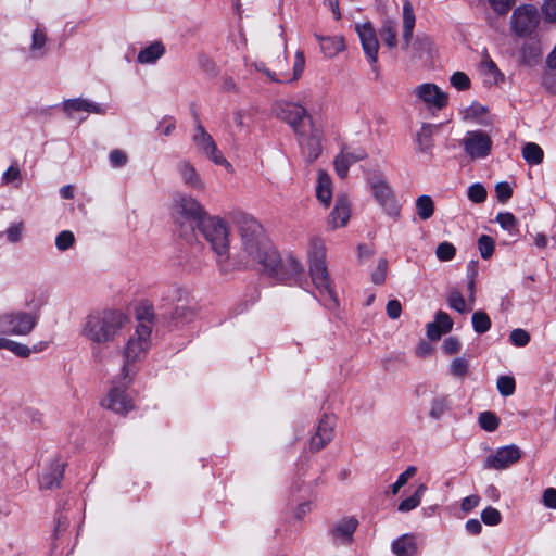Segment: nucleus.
I'll return each instance as SVG.
<instances>
[{"label":"nucleus","instance_id":"obj_15","mask_svg":"<svg viewBox=\"0 0 556 556\" xmlns=\"http://www.w3.org/2000/svg\"><path fill=\"white\" fill-rule=\"evenodd\" d=\"M538 23V11L533 5L519 7L511 15V27L514 31L519 35H526L532 31Z\"/></svg>","mask_w":556,"mask_h":556},{"label":"nucleus","instance_id":"obj_1","mask_svg":"<svg viewBox=\"0 0 556 556\" xmlns=\"http://www.w3.org/2000/svg\"><path fill=\"white\" fill-rule=\"evenodd\" d=\"M241 251L239 261L245 266H260L265 271L277 263V251L265 237L261 224L251 216H243L239 224Z\"/></svg>","mask_w":556,"mask_h":556},{"label":"nucleus","instance_id":"obj_18","mask_svg":"<svg viewBox=\"0 0 556 556\" xmlns=\"http://www.w3.org/2000/svg\"><path fill=\"white\" fill-rule=\"evenodd\" d=\"M101 406L116 414H126L134 408L132 400L121 388H112L101 401Z\"/></svg>","mask_w":556,"mask_h":556},{"label":"nucleus","instance_id":"obj_55","mask_svg":"<svg viewBox=\"0 0 556 556\" xmlns=\"http://www.w3.org/2000/svg\"><path fill=\"white\" fill-rule=\"evenodd\" d=\"M109 161L112 167L121 168L127 164L128 155L123 150L114 149L109 153Z\"/></svg>","mask_w":556,"mask_h":556},{"label":"nucleus","instance_id":"obj_58","mask_svg":"<svg viewBox=\"0 0 556 556\" xmlns=\"http://www.w3.org/2000/svg\"><path fill=\"white\" fill-rule=\"evenodd\" d=\"M510 342L516 346H526L530 341L529 333L520 328L514 329L509 336Z\"/></svg>","mask_w":556,"mask_h":556},{"label":"nucleus","instance_id":"obj_25","mask_svg":"<svg viewBox=\"0 0 556 556\" xmlns=\"http://www.w3.org/2000/svg\"><path fill=\"white\" fill-rule=\"evenodd\" d=\"M372 190L376 199L384 207L389 215H397L399 205L393 198L392 191L383 181H378L372 185Z\"/></svg>","mask_w":556,"mask_h":556},{"label":"nucleus","instance_id":"obj_43","mask_svg":"<svg viewBox=\"0 0 556 556\" xmlns=\"http://www.w3.org/2000/svg\"><path fill=\"white\" fill-rule=\"evenodd\" d=\"M22 180V173L16 163L11 164L8 169L2 174V185L13 184L15 187L20 186Z\"/></svg>","mask_w":556,"mask_h":556},{"label":"nucleus","instance_id":"obj_23","mask_svg":"<svg viewBox=\"0 0 556 556\" xmlns=\"http://www.w3.org/2000/svg\"><path fill=\"white\" fill-rule=\"evenodd\" d=\"M48 36L42 27H36L30 37V43L27 49L29 60H42L48 54Z\"/></svg>","mask_w":556,"mask_h":556},{"label":"nucleus","instance_id":"obj_9","mask_svg":"<svg viewBox=\"0 0 556 556\" xmlns=\"http://www.w3.org/2000/svg\"><path fill=\"white\" fill-rule=\"evenodd\" d=\"M277 115L288 123L295 134L308 127V123H313L306 109L293 102H279L277 104Z\"/></svg>","mask_w":556,"mask_h":556},{"label":"nucleus","instance_id":"obj_60","mask_svg":"<svg viewBox=\"0 0 556 556\" xmlns=\"http://www.w3.org/2000/svg\"><path fill=\"white\" fill-rule=\"evenodd\" d=\"M197 64L198 66L207 74L216 73V64L214 61L205 53L197 54Z\"/></svg>","mask_w":556,"mask_h":556},{"label":"nucleus","instance_id":"obj_45","mask_svg":"<svg viewBox=\"0 0 556 556\" xmlns=\"http://www.w3.org/2000/svg\"><path fill=\"white\" fill-rule=\"evenodd\" d=\"M195 309L188 305L177 306L173 313V318L178 324H187L194 319Z\"/></svg>","mask_w":556,"mask_h":556},{"label":"nucleus","instance_id":"obj_17","mask_svg":"<svg viewBox=\"0 0 556 556\" xmlns=\"http://www.w3.org/2000/svg\"><path fill=\"white\" fill-rule=\"evenodd\" d=\"M355 30L359 37L364 53L370 64L375 65L378 61L379 42L374 26L371 23L365 22L356 24Z\"/></svg>","mask_w":556,"mask_h":556},{"label":"nucleus","instance_id":"obj_5","mask_svg":"<svg viewBox=\"0 0 556 556\" xmlns=\"http://www.w3.org/2000/svg\"><path fill=\"white\" fill-rule=\"evenodd\" d=\"M200 230L216 254L218 264L223 266L229 258L230 247L229 229L226 223L218 217L206 216L200 223Z\"/></svg>","mask_w":556,"mask_h":556},{"label":"nucleus","instance_id":"obj_26","mask_svg":"<svg viewBox=\"0 0 556 556\" xmlns=\"http://www.w3.org/2000/svg\"><path fill=\"white\" fill-rule=\"evenodd\" d=\"M453 320L442 311L437 312L434 321L427 325V336L430 340H439L442 334L452 330Z\"/></svg>","mask_w":556,"mask_h":556},{"label":"nucleus","instance_id":"obj_19","mask_svg":"<svg viewBox=\"0 0 556 556\" xmlns=\"http://www.w3.org/2000/svg\"><path fill=\"white\" fill-rule=\"evenodd\" d=\"M176 172L179 179L187 188L198 191H203L205 189L204 180L197 167L189 160H180L177 162Z\"/></svg>","mask_w":556,"mask_h":556},{"label":"nucleus","instance_id":"obj_12","mask_svg":"<svg viewBox=\"0 0 556 556\" xmlns=\"http://www.w3.org/2000/svg\"><path fill=\"white\" fill-rule=\"evenodd\" d=\"M304 271L303 264L292 254L280 257L277 253V263L273 268H266L265 273L280 280H287L299 277Z\"/></svg>","mask_w":556,"mask_h":556},{"label":"nucleus","instance_id":"obj_34","mask_svg":"<svg viewBox=\"0 0 556 556\" xmlns=\"http://www.w3.org/2000/svg\"><path fill=\"white\" fill-rule=\"evenodd\" d=\"M392 551L396 556H414L417 551L415 539L404 534L392 543Z\"/></svg>","mask_w":556,"mask_h":556},{"label":"nucleus","instance_id":"obj_6","mask_svg":"<svg viewBox=\"0 0 556 556\" xmlns=\"http://www.w3.org/2000/svg\"><path fill=\"white\" fill-rule=\"evenodd\" d=\"M7 336L25 337L33 332L39 320L36 312L11 311L0 314Z\"/></svg>","mask_w":556,"mask_h":556},{"label":"nucleus","instance_id":"obj_61","mask_svg":"<svg viewBox=\"0 0 556 556\" xmlns=\"http://www.w3.org/2000/svg\"><path fill=\"white\" fill-rule=\"evenodd\" d=\"M388 262L384 258L379 260L377 268L371 274V280L375 285H381L387 277Z\"/></svg>","mask_w":556,"mask_h":556},{"label":"nucleus","instance_id":"obj_53","mask_svg":"<svg viewBox=\"0 0 556 556\" xmlns=\"http://www.w3.org/2000/svg\"><path fill=\"white\" fill-rule=\"evenodd\" d=\"M24 224L22 222L11 224L5 230L7 240L10 243L20 242L23 238Z\"/></svg>","mask_w":556,"mask_h":556},{"label":"nucleus","instance_id":"obj_63","mask_svg":"<svg viewBox=\"0 0 556 556\" xmlns=\"http://www.w3.org/2000/svg\"><path fill=\"white\" fill-rule=\"evenodd\" d=\"M187 296V291L178 286H172L166 291V298L170 301L180 302Z\"/></svg>","mask_w":556,"mask_h":556},{"label":"nucleus","instance_id":"obj_51","mask_svg":"<svg viewBox=\"0 0 556 556\" xmlns=\"http://www.w3.org/2000/svg\"><path fill=\"white\" fill-rule=\"evenodd\" d=\"M469 369L468 361L464 357H457L453 359L450 365V371L454 377L463 378L466 376Z\"/></svg>","mask_w":556,"mask_h":556},{"label":"nucleus","instance_id":"obj_14","mask_svg":"<svg viewBox=\"0 0 556 556\" xmlns=\"http://www.w3.org/2000/svg\"><path fill=\"white\" fill-rule=\"evenodd\" d=\"M300 146L302 147L306 157L313 162L321 153V132L314 125L308 123V127L296 134Z\"/></svg>","mask_w":556,"mask_h":556},{"label":"nucleus","instance_id":"obj_59","mask_svg":"<svg viewBox=\"0 0 556 556\" xmlns=\"http://www.w3.org/2000/svg\"><path fill=\"white\" fill-rule=\"evenodd\" d=\"M451 85L457 90H467L470 87L469 77L463 72H456L451 76Z\"/></svg>","mask_w":556,"mask_h":556},{"label":"nucleus","instance_id":"obj_56","mask_svg":"<svg viewBox=\"0 0 556 556\" xmlns=\"http://www.w3.org/2000/svg\"><path fill=\"white\" fill-rule=\"evenodd\" d=\"M419 58L431 56L434 51V43L430 37L424 36L417 39Z\"/></svg>","mask_w":556,"mask_h":556},{"label":"nucleus","instance_id":"obj_39","mask_svg":"<svg viewBox=\"0 0 556 556\" xmlns=\"http://www.w3.org/2000/svg\"><path fill=\"white\" fill-rule=\"evenodd\" d=\"M417 215L420 219H429L434 212V204L429 195H420L416 201Z\"/></svg>","mask_w":556,"mask_h":556},{"label":"nucleus","instance_id":"obj_41","mask_svg":"<svg viewBox=\"0 0 556 556\" xmlns=\"http://www.w3.org/2000/svg\"><path fill=\"white\" fill-rule=\"evenodd\" d=\"M471 323L477 333H484L491 328V319L486 313L477 311L471 317Z\"/></svg>","mask_w":556,"mask_h":556},{"label":"nucleus","instance_id":"obj_40","mask_svg":"<svg viewBox=\"0 0 556 556\" xmlns=\"http://www.w3.org/2000/svg\"><path fill=\"white\" fill-rule=\"evenodd\" d=\"M496 222L500 224V226L506 230L510 236H517L518 228H517V219L516 217L509 213H498L496 216Z\"/></svg>","mask_w":556,"mask_h":556},{"label":"nucleus","instance_id":"obj_11","mask_svg":"<svg viewBox=\"0 0 556 556\" xmlns=\"http://www.w3.org/2000/svg\"><path fill=\"white\" fill-rule=\"evenodd\" d=\"M463 146L465 152L471 159H484L486 157L492 149V140L483 131H468L463 139Z\"/></svg>","mask_w":556,"mask_h":556},{"label":"nucleus","instance_id":"obj_20","mask_svg":"<svg viewBox=\"0 0 556 556\" xmlns=\"http://www.w3.org/2000/svg\"><path fill=\"white\" fill-rule=\"evenodd\" d=\"M358 527V520L353 517H344L338 520L330 529V535L334 543L346 545L353 541V535Z\"/></svg>","mask_w":556,"mask_h":556},{"label":"nucleus","instance_id":"obj_49","mask_svg":"<svg viewBox=\"0 0 556 556\" xmlns=\"http://www.w3.org/2000/svg\"><path fill=\"white\" fill-rule=\"evenodd\" d=\"M496 386L503 396L513 395L516 388L515 379L511 376H501L497 379Z\"/></svg>","mask_w":556,"mask_h":556},{"label":"nucleus","instance_id":"obj_62","mask_svg":"<svg viewBox=\"0 0 556 556\" xmlns=\"http://www.w3.org/2000/svg\"><path fill=\"white\" fill-rule=\"evenodd\" d=\"M496 198L501 202H506L511 198L513 189L508 182L502 181L495 186Z\"/></svg>","mask_w":556,"mask_h":556},{"label":"nucleus","instance_id":"obj_3","mask_svg":"<svg viewBox=\"0 0 556 556\" xmlns=\"http://www.w3.org/2000/svg\"><path fill=\"white\" fill-rule=\"evenodd\" d=\"M152 327L149 324L139 323L134 333L128 338L122 350L123 365L118 379L123 386L129 384L137 372L139 365L147 357L151 342Z\"/></svg>","mask_w":556,"mask_h":556},{"label":"nucleus","instance_id":"obj_22","mask_svg":"<svg viewBox=\"0 0 556 556\" xmlns=\"http://www.w3.org/2000/svg\"><path fill=\"white\" fill-rule=\"evenodd\" d=\"M334 432V420L330 416H324L317 426L315 434L311 439V450L320 451L332 439Z\"/></svg>","mask_w":556,"mask_h":556},{"label":"nucleus","instance_id":"obj_16","mask_svg":"<svg viewBox=\"0 0 556 556\" xmlns=\"http://www.w3.org/2000/svg\"><path fill=\"white\" fill-rule=\"evenodd\" d=\"M304 67H305V59H304V54L301 51H298L295 53L292 76L289 75L288 71H279L277 73V72H271L270 68H267L264 63L255 64L256 71L265 74L270 81L278 83V84L289 83V81L299 79L304 71Z\"/></svg>","mask_w":556,"mask_h":556},{"label":"nucleus","instance_id":"obj_31","mask_svg":"<svg viewBox=\"0 0 556 556\" xmlns=\"http://www.w3.org/2000/svg\"><path fill=\"white\" fill-rule=\"evenodd\" d=\"M415 14L410 1L405 0L403 2V41L407 47L413 37V30L415 27Z\"/></svg>","mask_w":556,"mask_h":556},{"label":"nucleus","instance_id":"obj_54","mask_svg":"<svg viewBox=\"0 0 556 556\" xmlns=\"http://www.w3.org/2000/svg\"><path fill=\"white\" fill-rule=\"evenodd\" d=\"M455 253V247L450 242L440 243L435 250L437 257L443 262L451 261Z\"/></svg>","mask_w":556,"mask_h":556},{"label":"nucleus","instance_id":"obj_33","mask_svg":"<svg viewBox=\"0 0 556 556\" xmlns=\"http://www.w3.org/2000/svg\"><path fill=\"white\" fill-rule=\"evenodd\" d=\"M331 179L329 175L323 170L318 172L316 195L325 205H329L332 198Z\"/></svg>","mask_w":556,"mask_h":556},{"label":"nucleus","instance_id":"obj_38","mask_svg":"<svg viewBox=\"0 0 556 556\" xmlns=\"http://www.w3.org/2000/svg\"><path fill=\"white\" fill-rule=\"evenodd\" d=\"M5 349L18 357L26 358L31 354V349L17 341L5 338L0 340V350Z\"/></svg>","mask_w":556,"mask_h":556},{"label":"nucleus","instance_id":"obj_30","mask_svg":"<svg viewBox=\"0 0 556 556\" xmlns=\"http://www.w3.org/2000/svg\"><path fill=\"white\" fill-rule=\"evenodd\" d=\"M315 37L320 43L321 52L328 58H333L345 49L344 39L341 36L324 37L315 35Z\"/></svg>","mask_w":556,"mask_h":556},{"label":"nucleus","instance_id":"obj_44","mask_svg":"<svg viewBox=\"0 0 556 556\" xmlns=\"http://www.w3.org/2000/svg\"><path fill=\"white\" fill-rule=\"evenodd\" d=\"M480 427L489 432L495 431L500 426L498 417L492 412H483L478 418Z\"/></svg>","mask_w":556,"mask_h":556},{"label":"nucleus","instance_id":"obj_32","mask_svg":"<svg viewBox=\"0 0 556 556\" xmlns=\"http://www.w3.org/2000/svg\"><path fill=\"white\" fill-rule=\"evenodd\" d=\"M435 126L424 124L416 135L417 151L420 153H430L433 147L432 135Z\"/></svg>","mask_w":556,"mask_h":556},{"label":"nucleus","instance_id":"obj_2","mask_svg":"<svg viewBox=\"0 0 556 556\" xmlns=\"http://www.w3.org/2000/svg\"><path fill=\"white\" fill-rule=\"evenodd\" d=\"M129 325V317L121 309L105 308L90 312L81 323L80 336L97 345L116 341Z\"/></svg>","mask_w":556,"mask_h":556},{"label":"nucleus","instance_id":"obj_37","mask_svg":"<svg viewBox=\"0 0 556 556\" xmlns=\"http://www.w3.org/2000/svg\"><path fill=\"white\" fill-rule=\"evenodd\" d=\"M380 37L389 48H394L397 42L396 22L392 20H384L380 28Z\"/></svg>","mask_w":556,"mask_h":556},{"label":"nucleus","instance_id":"obj_10","mask_svg":"<svg viewBox=\"0 0 556 556\" xmlns=\"http://www.w3.org/2000/svg\"><path fill=\"white\" fill-rule=\"evenodd\" d=\"M410 94L418 101L422 102L427 108L441 110L447 104V94L437 85L425 83L416 86Z\"/></svg>","mask_w":556,"mask_h":556},{"label":"nucleus","instance_id":"obj_4","mask_svg":"<svg viewBox=\"0 0 556 556\" xmlns=\"http://www.w3.org/2000/svg\"><path fill=\"white\" fill-rule=\"evenodd\" d=\"M306 254L312 281L318 290L324 304L329 308L338 306V300L330 287L325 265L326 250L323 240L317 237L309 238Z\"/></svg>","mask_w":556,"mask_h":556},{"label":"nucleus","instance_id":"obj_35","mask_svg":"<svg viewBox=\"0 0 556 556\" xmlns=\"http://www.w3.org/2000/svg\"><path fill=\"white\" fill-rule=\"evenodd\" d=\"M427 491V485L421 483L417 486L415 493L403 500L399 506H397V510L401 511V513H408L413 509H415L416 507H418L421 503V498L425 494V492Z\"/></svg>","mask_w":556,"mask_h":556},{"label":"nucleus","instance_id":"obj_48","mask_svg":"<svg viewBox=\"0 0 556 556\" xmlns=\"http://www.w3.org/2000/svg\"><path fill=\"white\" fill-rule=\"evenodd\" d=\"M75 243V236L71 230H63L55 237V247L59 251H66Z\"/></svg>","mask_w":556,"mask_h":556},{"label":"nucleus","instance_id":"obj_29","mask_svg":"<svg viewBox=\"0 0 556 556\" xmlns=\"http://www.w3.org/2000/svg\"><path fill=\"white\" fill-rule=\"evenodd\" d=\"M351 216L350 203L345 197H339L329 215V224L334 229L348 224Z\"/></svg>","mask_w":556,"mask_h":556},{"label":"nucleus","instance_id":"obj_50","mask_svg":"<svg viewBox=\"0 0 556 556\" xmlns=\"http://www.w3.org/2000/svg\"><path fill=\"white\" fill-rule=\"evenodd\" d=\"M481 520L486 526H497L502 521V515L498 509L488 506L481 513Z\"/></svg>","mask_w":556,"mask_h":556},{"label":"nucleus","instance_id":"obj_8","mask_svg":"<svg viewBox=\"0 0 556 556\" xmlns=\"http://www.w3.org/2000/svg\"><path fill=\"white\" fill-rule=\"evenodd\" d=\"M192 141L197 150L207 157L215 165L223 166L228 172H232V165L223 155L222 151L217 148L213 137L204 129L202 125H197L195 132L192 136Z\"/></svg>","mask_w":556,"mask_h":556},{"label":"nucleus","instance_id":"obj_64","mask_svg":"<svg viewBox=\"0 0 556 556\" xmlns=\"http://www.w3.org/2000/svg\"><path fill=\"white\" fill-rule=\"evenodd\" d=\"M542 9L548 21L556 22V0H546Z\"/></svg>","mask_w":556,"mask_h":556},{"label":"nucleus","instance_id":"obj_7","mask_svg":"<svg viewBox=\"0 0 556 556\" xmlns=\"http://www.w3.org/2000/svg\"><path fill=\"white\" fill-rule=\"evenodd\" d=\"M170 213L177 222L193 219L201 223L206 217L203 205L187 193H176L174 195Z\"/></svg>","mask_w":556,"mask_h":556},{"label":"nucleus","instance_id":"obj_57","mask_svg":"<svg viewBox=\"0 0 556 556\" xmlns=\"http://www.w3.org/2000/svg\"><path fill=\"white\" fill-rule=\"evenodd\" d=\"M468 198L473 203H482L486 199V190L481 184H473L468 189Z\"/></svg>","mask_w":556,"mask_h":556},{"label":"nucleus","instance_id":"obj_46","mask_svg":"<svg viewBox=\"0 0 556 556\" xmlns=\"http://www.w3.org/2000/svg\"><path fill=\"white\" fill-rule=\"evenodd\" d=\"M495 248V242L492 237L482 235L478 239V249L481 257L488 260L492 256Z\"/></svg>","mask_w":556,"mask_h":556},{"label":"nucleus","instance_id":"obj_27","mask_svg":"<svg viewBox=\"0 0 556 556\" xmlns=\"http://www.w3.org/2000/svg\"><path fill=\"white\" fill-rule=\"evenodd\" d=\"M165 45L161 40L152 41L139 51L137 62L142 65L155 64L165 54Z\"/></svg>","mask_w":556,"mask_h":556},{"label":"nucleus","instance_id":"obj_13","mask_svg":"<svg viewBox=\"0 0 556 556\" xmlns=\"http://www.w3.org/2000/svg\"><path fill=\"white\" fill-rule=\"evenodd\" d=\"M520 458V448L515 444H510L500 447L493 454H490L485 459L484 467L503 470L519 462Z\"/></svg>","mask_w":556,"mask_h":556},{"label":"nucleus","instance_id":"obj_28","mask_svg":"<svg viewBox=\"0 0 556 556\" xmlns=\"http://www.w3.org/2000/svg\"><path fill=\"white\" fill-rule=\"evenodd\" d=\"M365 154L363 151H349L342 150L334 159V168L341 178H345L349 172V168L352 164L364 159Z\"/></svg>","mask_w":556,"mask_h":556},{"label":"nucleus","instance_id":"obj_52","mask_svg":"<svg viewBox=\"0 0 556 556\" xmlns=\"http://www.w3.org/2000/svg\"><path fill=\"white\" fill-rule=\"evenodd\" d=\"M417 471V468L415 466H409L406 468L405 471H403L397 480L393 483L391 491L392 494H396L401 488H403L407 481L415 476Z\"/></svg>","mask_w":556,"mask_h":556},{"label":"nucleus","instance_id":"obj_36","mask_svg":"<svg viewBox=\"0 0 556 556\" xmlns=\"http://www.w3.org/2000/svg\"><path fill=\"white\" fill-rule=\"evenodd\" d=\"M522 156L530 165H538L543 161V150L534 142H528L522 148Z\"/></svg>","mask_w":556,"mask_h":556},{"label":"nucleus","instance_id":"obj_24","mask_svg":"<svg viewBox=\"0 0 556 556\" xmlns=\"http://www.w3.org/2000/svg\"><path fill=\"white\" fill-rule=\"evenodd\" d=\"M64 463L60 459H54L40 475L39 483L42 489H53L60 485L64 473Z\"/></svg>","mask_w":556,"mask_h":556},{"label":"nucleus","instance_id":"obj_21","mask_svg":"<svg viewBox=\"0 0 556 556\" xmlns=\"http://www.w3.org/2000/svg\"><path fill=\"white\" fill-rule=\"evenodd\" d=\"M62 109L68 117H73L76 112H87L92 114L103 115L106 113V108L102 104L92 102L84 98L67 99L63 101Z\"/></svg>","mask_w":556,"mask_h":556},{"label":"nucleus","instance_id":"obj_47","mask_svg":"<svg viewBox=\"0 0 556 556\" xmlns=\"http://www.w3.org/2000/svg\"><path fill=\"white\" fill-rule=\"evenodd\" d=\"M447 304L452 309L458 313L470 311L469 307H467L464 296L456 290L450 292L447 296Z\"/></svg>","mask_w":556,"mask_h":556},{"label":"nucleus","instance_id":"obj_42","mask_svg":"<svg viewBox=\"0 0 556 556\" xmlns=\"http://www.w3.org/2000/svg\"><path fill=\"white\" fill-rule=\"evenodd\" d=\"M450 405L446 397L439 396L432 400L429 410V416L439 420L448 410Z\"/></svg>","mask_w":556,"mask_h":556}]
</instances>
